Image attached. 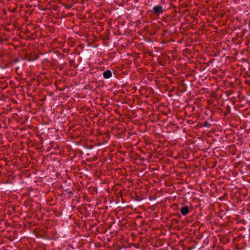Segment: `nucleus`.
I'll list each match as a JSON object with an SVG mask.
<instances>
[{
    "mask_svg": "<svg viewBox=\"0 0 250 250\" xmlns=\"http://www.w3.org/2000/svg\"><path fill=\"white\" fill-rule=\"evenodd\" d=\"M103 77L105 79H109L112 76V72L110 70H107L104 72L103 74Z\"/></svg>",
    "mask_w": 250,
    "mask_h": 250,
    "instance_id": "3",
    "label": "nucleus"
},
{
    "mask_svg": "<svg viewBox=\"0 0 250 250\" xmlns=\"http://www.w3.org/2000/svg\"><path fill=\"white\" fill-rule=\"evenodd\" d=\"M180 212L183 215H186L189 213V207L187 206L182 207L180 208Z\"/></svg>",
    "mask_w": 250,
    "mask_h": 250,
    "instance_id": "2",
    "label": "nucleus"
},
{
    "mask_svg": "<svg viewBox=\"0 0 250 250\" xmlns=\"http://www.w3.org/2000/svg\"><path fill=\"white\" fill-rule=\"evenodd\" d=\"M38 59V57H36V58H35L34 59H31L30 58H27V60L29 62H31V61H35L36 60H37Z\"/></svg>",
    "mask_w": 250,
    "mask_h": 250,
    "instance_id": "5",
    "label": "nucleus"
},
{
    "mask_svg": "<svg viewBox=\"0 0 250 250\" xmlns=\"http://www.w3.org/2000/svg\"><path fill=\"white\" fill-rule=\"evenodd\" d=\"M45 100V98H44V99H42V101H44Z\"/></svg>",
    "mask_w": 250,
    "mask_h": 250,
    "instance_id": "8",
    "label": "nucleus"
},
{
    "mask_svg": "<svg viewBox=\"0 0 250 250\" xmlns=\"http://www.w3.org/2000/svg\"><path fill=\"white\" fill-rule=\"evenodd\" d=\"M13 62L15 63L18 62H19V59L18 58H15Z\"/></svg>",
    "mask_w": 250,
    "mask_h": 250,
    "instance_id": "6",
    "label": "nucleus"
},
{
    "mask_svg": "<svg viewBox=\"0 0 250 250\" xmlns=\"http://www.w3.org/2000/svg\"><path fill=\"white\" fill-rule=\"evenodd\" d=\"M153 12L157 15H159L160 14L163 13L164 10L163 7L159 5H155L153 7Z\"/></svg>",
    "mask_w": 250,
    "mask_h": 250,
    "instance_id": "1",
    "label": "nucleus"
},
{
    "mask_svg": "<svg viewBox=\"0 0 250 250\" xmlns=\"http://www.w3.org/2000/svg\"><path fill=\"white\" fill-rule=\"evenodd\" d=\"M210 126V124L208 123V122H205L204 126L206 127H209Z\"/></svg>",
    "mask_w": 250,
    "mask_h": 250,
    "instance_id": "4",
    "label": "nucleus"
},
{
    "mask_svg": "<svg viewBox=\"0 0 250 250\" xmlns=\"http://www.w3.org/2000/svg\"><path fill=\"white\" fill-rule=\"evenodd\" d=\"M66 7L67 8H71V7H72V6H71V5H68V6H66Z\"/></svg>",
    "mask_w": 250,
    "mask_h": 250,
    "instance_id": "7",
    "label": "nucleus"
}]
</instances>
